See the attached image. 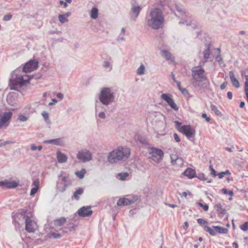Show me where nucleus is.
Listing matches in <instances>:
<instances>
[{
    "label": "nucleus",
    "mask_w": 248,
    "mask_h": 248,
    "mask_svg": "<svg viewBox=\"0 0 248 248\" xmlns=\"http://www.w3.org/2000/svg\"><path fill=\"white\" fill-rule=\"evenodd\" d=\"M146 21L147 25L154 30L162 28L164 24V17L162 11L158 8L151 9L146 16Z\"/></svg>",
    "instance_id": "f257e3e1"
},
{
    "label": "nucleus",
    "mask_w": 248,
    "mask_h": 248,
    "mask_svg": "<svg viewBox=\"0 0 248 248\" xmlns=\"http://www.w3.org/2000/svg\"><path fill=\"white\" fill-rule=\"evenodd\" d=\"M204 70L199 66L195 67L191 70L193 85L196 87L207 89L209 85V81L204 74Z\"/></svg>",
    "instance_id": "f03ea898"
},
{
    "label": "nucleus",
    "mask_w": 248,
    "mask_h": 248,
    "mask_svg": "<svg viewBox=\"0 0 248 248\" xmlns=\"http://www.w3.org/2000/svg\"><path fill=\"white\" fill-rule=\"evenodd\" d=\"M130 155V150L129 148L120 146L113 150L108 154V161L112 164L119 161L126 160Z\"/></svg>",
    "instance_id": "7ed1b4c3"
},
{
    "label": "nucleus",
    "mask_w": 248,
    "mask_h": 248,
    "mask_svg": "<svg viewBox=\"0 0 248 248\" xmlns=\"http://www.w3.org/2000/svg\"><path fill=\"white\" fill-rule=\"evenodd\" d=\"M100 102L105 106H108L114 102L115 93L109 88H103L99 95Z\"/></svg>",
    "instance_id": "20e7f679"
},
{
    "label": "nucleus",
    "mask_w": 248,
    "mask_h": 248,
    "mask_svg": "<svg viewBox=\"0 0 248 248\" xmlns=\"http://www.w3.org/2000/svg\"><path fill=\"white\" fill-rule=\"evenodd\" d=\"M40 77L41 76L39 75H32L30 77L28 76L27 79H24L23 76H16V77H14V76H13L9 81L10 89L11 90H16V87L17 86L21 87L32 79L35 78L37 79L40 78Z\"/></svg>",
    "instance_id": "39448f33"
},
{
    "label": "nucleus",
    "mask_w": 248,
    "mask_h": 248,
    "mask_svg": "<svg viewBox=\"0 0 248 248\" xmlns=\"http://www.w3.org/2000/svg\"><path fill=\"white\" fill-rule=\"evenodd\" d=\"M22 215L24 216V218L25 220V229L29 232H34L36 230L37 226L36 223L33 220L32 213L31 211L26 214L24 211H22Z\"/></svg>",
    "instance_id": "423d86ee"
},
{
    "label": "nucleus",
    "mask_w": 248,
    "mask_h": 248,
    "mask_svg": "<svg viewBox=\"0 0 248 248\" xmlns=\"http://www.w3.org/2000/svg\"><path fill=\"white\" fill-rule=\"evenodd\" d=\"M149 154L151 159L156 163L160 162L164 157L163 151L157 148L151 147L149 148Z\"/></svg>",
    "instance_id": "0eeeda50"
},
{
    "label": "nucleus",
    "mask_w": 248,
    "mask_h": 248,
    "mask_svg": "<svg viewBox=\"0 0 248 248\" xmlns=\"http://www.w3.org/2000/svg\"><path fill=\"white\" fill-rule=\"evenodd\" d=\"M13 113L11 111H7L0 114V129L6 127L9 124L12 117Z\"/></svg>",
    "instance_id": "6e6552de"
},
{
    "label": "nucleus",
    "mask_w": 248,
    "mask_h": 248,
    "mask_svg": "<svg viewBox=\"0 0 248 248\" xmlns=\"http://www.w3.org/2000/svg\"><path fill=\"white\" fill-rule=\"evenodd\" d=\"M71 184V180L66 176H63L62 181L57 182V189L61 192H63Z\"/></svg>",
    "instance_id": "1a4fd4ad"
},
{
    "label": "nucleus",
    "mask_w": 248,
    "mask_h": 248,
    "mask_svg": "<svg viewBox=\"0 0 248 248\" xmlns=\"http://www.w3.org/2000/svg\"><path fill=\"white\" fill-rule=\"evenodd\" d=\"M77 158L80 161L86 162L90 161L92 159L91 153L87 150H82L78 152Z\"/></svg>",
    "instance_id": "9d476101"
},
{
    "label": "nucleus",
    "mask_w": 248,
    "mask_h": 248,
    "mask_svg": "<svg viewBox=\"0 0 248 248\" xmlns=\"http://www.w3.org/2000/svg\"><path fill=\"white\" fill-rule=\"evenodd\" d=\"M22 211L25 213L26 214H27L30 211L25 210V209H21L18 212L16 213H13L12 214V218H13V222L14 224L15 227L16 228H19V220H20V218H24V216L22 215Z\"/></svg>",
    "instance_id": "9b49d317"
},
{
    "label": "nucleus",
    "mask_w": 248,
    "mask_h": 248,
    "mask_svg": "<svg viewBox=\"0 0 248 248\" xmlns=\"http://www.w3.org/2000/svg\"><path fill=\"white\" fill-rule=\"evenodd\" d=\"M38 62L36 60H30L26 62L23 68V71L25 73L31 72L38 67Z\"/></svg>",
    "instance_id": "f8f14e48"
},
{
    "label": "nucleus",
    "mask_w": 248,
    "mask_h": 248,
    "mask_svg": "<svg viewBox=\"0 0 248 248\" xmlns=\"http://www.w3.org/2000/svg\"><path fill=\"white\" fill-rule=\"evenodd\" d=\"M184 134L187 138H193L195 135V130L189 125H183L181 128V132Z\"/></svg>",
    "instance_id": "ddd939ff"
},
{
    "label": "nucleus",
    "mask_w": 248,
    "mask_h": 248,
    "mask_svg": "<svg viewBox=\"0 0 248 248\" xmlns=\"http://www.w3.org/2000/svg\"><path fill=\"white\" fill-rule=\"evenodd\" d=\"M141 9L142 8L140 6L135 4L134 2H131L130 14L134 20H136V18L139 16Z\"/></svg>",
    "instance_id": "4468645a"
},
{
    "label": "nucleus",
    "mask_w": 248,
    "mask_h": 248,
    "mask_svg": "<svg viewBox=\"0 0 248 248\" xmlns=\"http://www.w3.org/2000/svg\"><path fill=\"white\" fill-rule=\"evenodd\" d=\"M78 214L80 217H85L90 216L93 211L90 206H83L78 210Z\"/></svg>",
    "instance_id": "2eb2a0df"
},
{
    "label": "nucleus",
    "mask_w": 248,
    "mask_h": 248,
    "mask_svg": "<svg viewBox=\"0 0 248 248\" xmlns=\"http://www.w3.org/2000/svg\"><path fill=\"white\" fill-rule=\"evenodd\" d=\"M18 183L15 180L9 181L8 180L0 181V186L7 188H13L17 186Z\"/></svg>",
    "instance_id": "dca6fc26"
},
{
    "label": "nucleus",
    "mask_w": 248,
    "mask_h": 248,
    "mask_svg": "<svg viewBox=\"0 0 248 248\" xmlns=\"http://www.w3.org/2000/svg\"><path fill=\"white\" fill-rule=\"evenodd\" d=\"M171 163L172 165L181 166L183 164V160L182 158L179 157L175 155H170Z\"/></svg>",
    "instance_id": "f3484780"
},
{
    "label": "nucleus",
    "mask_w": 248,
    "mask_h": 248,
    "mask_svg": "<svg viewBox=\"0 0 248 248\" xmlns=\"http://www.w3.org/2000/svg\"><path fill=\"white\" fill-rule=\"evenodd\" d=\"M39 186L40 181L38 179L35 180L33 181L31 184L32 188L30 192V195L31 196H34L37 192Z\"/></svg>",
    "instance_id": "a211bd4d"
},
{
    "label": "nucleus",
    "mask_w": 248,
    "mask_h": 248,
    "mask_svg": "<svg viewBox=\"0 0 248 248\" xmlns=\"http://www.w3.org/2000/svg\"><path fill=\"white\" fill-rule=\"evenodd\" d=\"M183 174L189 179H192L196 177V171L191 168H187L183 172Z\"/></svg>",
    "instance_id": "6ab92c4d"
},
{
    "label": "nucleus",
    "mask_w": 248,
    "mask_h": 248,
    "mask_svg": "<svg viewBox=\"0 0 248 248\" xmlns=\"http://www.w3.org/2000/svg\"><path fill=\"white\" fill-rule=\"evenodd\" d=\"M57 158L58 161L60 163H65L67 160V156L60 151L57 152Z\"/></svg>",
    "instance_id": "aec40b11"
},
{
    "label": "nucleus",
    "mask_w": 248,
    "mask_h": 248,
    "mask_svg": "<svg viewBox=\"0 0 248 248\" xmlns=\"http://www.w3.org/2000/svg\"><path fill=\"white\" fill-rule=\"evenodd\" d=\"M229 76L232 85L235 88H239V82L238 80L234 77V73L232 71L229 72Z\"/></svg>",
    "instance_id": "412c9836"
},
{
    "label": "nucleus",
    "mask_w": 248,
    "mask_h": 248,
    "mask_svg": "<svg viewBox=\"0 0 248 248\" xmlns=\"http://www.w3.org/2000/svg\"><path fill=\"white\" fill-rule=\"evenodd\" d=\"M213 228L215 229L216 232L219 234H226L228 232V230L222 227L218 226H213Z\"/></svg>",
    "instance_id": "4be33fe9"
},
{
    "label": "nucleus",
    "mask_w": 248,
    "mask_h": 248,
    "mask_svg": "<svg viewBox=\"0 0 248 248\" xmlns=\"http://www.w3.org/2000/svg\"><path fill=\"white\" fill-rule=\"evenodd\" d=\"M215 208L220 216L224 215L226 213V210L222 208V205L219 203L216 204Z\"/></svg>",
    "instance_id": "5701e85b"
},
{
    "label": "nucleus",
    "mask_w": 248,
    "mask_h": 248,
    "mask_svg": "<svg viewBox=\"0 0 248 248\" xmlns=\"http://www.w3.org/2000/svg\"><path fill=\"white\" fill-rule=\"evenodd\" d=\"M196 177L199 180L206 181L208 183H210L212 181L211 179L205 177L204 174L203 173H198L197 175H196Z\"/></svg>",
    "instance_id": "b1692460"
},
{
    "label": "nucleus",
    "mask_w": 248,
    "mask_h": 248,
    "mask_svg": "<svg viewBox=\"0 0 248 248\" xmlns=\"http://www.w3.org/2000/svg\"><path fill=\"white\" fill-rule=\"evenodd\" d=\"M137 200V198L136 197H130L126 198H125V205H129L134 203Z\"/></svg>",
    "instance_id": "393cba45"
},
{
    "label": "nucleus",
    "mask_w": 248,
    "mask_h": 248,
    "mask_svg": "<svg viewBox=\"0 0 248 248\" xmlns=\"http://www.w3.org/2000/svg\"><path fill=\"white\" fill-rule=\"evenodd\" d=\"M91 17L93 19H95L98 16V10L96 7H93L91 11Z\"/></svg>",
    "instance_id": "a878e982"
},
{
    "label": "nucleus",
    "mask_w": 248,
    "mask_h": 248,
    "mask_svg": "<svg viewBox=\"0 0 248 248\" xmlns=\"http://www.w3.org/2000/svg\"><path fill=\"white\" fill-rule=\"evenodd\" d=\"M66 218L64 217H61L55 220V224L57 226L61 227L66 222Z\"/></svg>",
    "instance_id": "bb28decb"
},
{
    "label": "nucleus",
    "mask_w": 248,
    "mask_h": 248,
    "mask_svg": "<svg viewBox=\"0 0 248 248\" xmlns=\"http://www.w3.org/2000/svg\"><path fill=\"white\" fill-rule=\"evenodd\" d=\"M161 53L162 57L165 58L167 60L171 59V54L168 51L163 49L161 51Z\"/></svg>",
    "instance_id": "cd10ccee"
},
{
    "label": "nucleus",
    "mask_w": 248,
    "mask_h": 248,
    "mask_svg": "<svg viewBox=\"0 0 248 248\" xmlns=\"http://www.w3.org/2000/svg\"><path fill=\"white\" fill-rule=\"evenodd\" d=\"M83 188H79L74 193V197L77 201L79 200V197L78 195H81L83 193Z\"/></svg>",
    "instance_id": "c85d7f7f"
},
{
    "label": "nucleus",
    "mask_w": 248,
    "mask_h": 248,
    "mask_svg": "<svg viewBox=\"0 0 248 248\" xmlns=\"http://www.w3.org/2000/svg\"><path fill=\"white\" fill-rule=\"evenodd\" d=\"M203 58L205 60V62H206L207 60L209 59L210 53V46L207 45L206 49L203 51Z\"/></svg>",
    "instance_id": "c756f323"
},
{
    "label": "nucleus",
    "mask_w": 248,
    "mask_h": 248,
    "mask_svg": "<svg viewBox=\"0 0 248 248\" xmlns=\"http://www.w3.org/2000/svg\"><path fill=\"white\" fill-rule=\"evenodd\" d=\"M204 230L208 232L211 235L215 236L216 235V231L214 228H210L209 226H205Z\"/></svg>",
    "instance_id": "7c9ffc66"
},
{
    "label": "nucleus",
    "mask_w": 248,
    "mask_h": 248,
    "mask_svg": "<svg viewBox=\"0 0 248 248\" xmlns=\"http://www.w3.org/2000/svg\"><path fill=\"white\" fill-rule=\"evenodd\" d=\"M119 179L121 180H125L126 178L129 176V173L127 172L119 173L117 174Z\"/></svg>",
    "instance_id": "2f4dec72"
},
{
    "label": "nucleus",
    "mask_w": 248,
    "mask_h": 248,
    "mask_svg": "<svg viewBox=\"0 0 248 248\" xmlns=\"http://www.w3.org/2000/svg\"><path fill=\"white\" fill-rule=\"evenodd\" d=\"M86 172V170L84 169H82L79 171H76L75 172V174L79 178L82 179L84 177L85 173Z\"/></svg>",
    "instance_id": "473e14b6"
},
{
    "label": "nucleus",
    "mask_w": 248,
    "mask_h": 248,
    "mask_svg": "<svg viewBox=\"0 0 248 248\" xmlns=\"http://www.w3.org/2000/svg\"><path fill=\"white\" fill-rule=\"evenodd\" d=\"M210 108L212 111H213L215 113L217 116H220L221 115V112L217 109V107L214 105L210 106Z\"/></svg>",
    "instance_id": "72a5a7b5"
},
{
    "label": "nucleus",
    "mask_w": 248,
    "mask_h": 248,
    "mask_svg": "<svg viewBox=\"0 0 248 248\" xmlns=\"http://www.w3.org/2000/svg\"><path fill=\"white\" fill-rule=\"evenodd\" d=\"M145 66L143 64H141L137 70V73L139 75H142L144 74Z\"/></svg>",
    "instance_id": "f704fd0d"
},
{
    "label": "nucleus",
    "mask_w": 248,
    "mask_h": 248,
    "mask_svg": "<svg viewBox=\"0 0 248 248\" xmlns=\"http://www.w3.org/2000/svg\"><path fill=\"white\" fill-rule=\"evenodd\" d=\"M161 98L164 100L166 102L170 101L172 98L170 94L163 93L161 95Z\"/></svg>",
    "instance_id": "c9c22d12"
},
{
    "label": "nucleus",
    "mask_w": 248,
    "mask_h": 248,
    "mask_svg": "<svg viewBox=\"0 0 248 248\" xmlns=\"http://www.w3.org/2000/svg\"><path fill=\"white\" fill-rule=\"evenodd\" d=\"M197 222L200 225H201L203 228L204 229L205 226H208L207 225L208 223L207 222L202 218H198L197 219Z\"/></svg>",
    "instance_id": "e433bc0d"
},
{
    "label": "nucleus",
    "mask_w": 248,
    "mask_h": 248,
    "mask_svg": "<svg viewBox=\"0 0 248 248\" xmlns=\"http://www.w3.org/2000/svg\"><path fill=\"white\" fill-rule=\"evenodd\" d=\"M59 21L62 23H64L68 21L67 18L65 17V15L63 14L60 15L58 16Z\"/></svg>",
    "instance_id": "4c0bfd02"
},
{
    "label": "nucleus",
    "mask_w": 248,
    "mask_h": 248,
    "mask_svg": "<svg viewBox=\"0 0 248 248\" xmlns=\"http://www.w3.org/2000/svg\"><path fill=\"white\" fill-rule=\"evenodd\" d=\"M179 24H186V26H192V28H194L195 27V24H193L192 22L190 21H187V20H186V21H180L179 22Z\"/></svg>",
    "instance_id": "58836bf2"
},
{
    "label": "nucleus",
    "mask_w": 248,
    "mask_h": 248,
    "mask_svg": "<svg viewBox=\"0 0 248 248\" xmlns=\"http://www.w3.org/2000/svg\"><path fill=\"white\" fill-rule=\"evenodd\" d=\"M168 105L170 107V108L172 109H173L175 111H177L178 110V109H179L178 107L175 103V102H174L173 100L172 101H171V102H170V103H169Z\"/></svg>",
    "instance_id": "ea45409f"
},
{
    "label": "nucleus",
    "mask_w": 248,
    "mask_h": 248,
    "mask_svg": "<svg viewBox=\"0 0 248 248\" xmlns=\"http://www.w3.org/2000/svg\"><path fill=\"white\" fill-rule=\"evenodd\" d=\"M125 198H120L118 200L117 204L118 206H124L125 205Z\"/></svg>",
    "instance_id": "a19ab883"
},
{
    "label": "nucleus",
    "mask_w": 248,
    "mask_h": 248,
    "mask_svg": "<svg viewBox=\"0 0 248 248\" xmlns=\"http://www.w3.org/2000/svg\"><path fill=\"white\" fill-rule=\"evenodd\" d=\"M49 234L50 237L55 239L59 238L61 236V235L58 232H52Z\"/></svg>",
    "instance_id": "79ce46f5"
},
{
    "label": "nucleus",
    "mask_w": 248,
    "mask_h": 248,
    "mask_svg": "<svg viewBox=\"0 0 248 248\" xmlns=\"http://www.w3.org/2000/svg\"><path fill=\"white\" fill-rule=\"evenodd\" d=\"M209 169L211 171V174L213 176V177H215L217 176V173L215 169L213 168V167L212 165H210L209 166Z\"/></svg>",
    "instance_id": "37998d69"
},
{
    "label": "nucleus",
    "mask_w": 248,
    "mask_h": 248,
    "mask_svg": "<svg viewBox=\"0 0 248 248\" xmlns=\"http://www.w3.org/2000/svg\"><path fill=\"white\" fill-rule=\"evenodd\" d=\"M174 123L175 124L176 128L180 132H181V128L183 127V125H182V123L178 121H174Z\"/></svg>",
    "instance_id": "c03bdc74"
},
{
    "label": "nucleus",
    "mask_w": 248,
    "mask_h": 248,
    "mask_svg": "<svg viewBox=\"0 0 248 248\" xmlns=\"http://www.w3.org/2000/svg\"><path fill=\"white\" fill-rule=\"evenodd\" d=\"M177 84V86L178 87V88L179 90L182 92V93H184V91H186V93H187V90L186 89H183L181 86V82L180 81H177L175 82Z\"/></svg>",
    "instance_id": "a18cd8bd"
},
{
    "label": "nucleus",
    "mask_w": 248,
    "mask_h": 248,
    "mask_svg": "<svg viewBox=\"0 0 248 248\" xmlns=\"http://www.w3.org/2000/svg\"><path fill=\"white\" fill-rule=\"evenodd\" d=\"M198 204L201 207H202L203 208V209L206 211L208 210V208H209V207H208V205L206 204H203L202 203V202H198Z\"/></svg>",
    "instance_id": "49530a36"
},
{
    "label": "nucleus",
    "mask_w": 248,
    "mask_h": 248,
    "mask_svg": "<svg viewBox=\"0 0 248 248\" xmlns=\"http://www.w3.org/2000/svg\"><path fill=\"white\" fill-rule=\"evenodd\" d=\"M157 6H160L163 8L166 5V2L164 0H159L157 3Z\"/></svg>",
    "instance_id": "de8ad7c7"
},
{
    "label": "nucleus",
    "mask_w": 248,
    "mask_h": 248,
    "mask_svg": "<svg viewBox=\"0 0 248 248\" xmlns=\"http://www.w3.org/2000/svg\"><path fill=\"white\" fill-rule=\"evenodd\" d=\"M12 15L11 14H8L5 15L3 17V20L5 21H9L11 19Z\"/></svg>",
    "instance_id": "09e8293b"
},
{
    "label": "nucleus",
    "mask_w": 248,
    "mask_h": 248,
    "mask_svg": "<svg viewBox=\"0 0 248 248\" xmlns=\"http://www.w3.org/2000/svg\"><path fill=\"white\" fill-rule=\"evenodd\" d=\"M31 148L33 151H35L37 149H38L39 151H40L42 149V146L41 145H39L38 146H36L34 144H32L31 145Z\"/></svg>",
    "instance_id": "8fccbe9b"
},
{
    "label": "nucleus",
    "mask_w": 248,
    "mask_h": 248,
    "mask_svg": "<svg viewBox=\"0 0 248 248\" xmlns=\"http://www.w3.org/2000/svg\"><path fill=\"white\" fill-rule=\"evenodd\" d=\"M240 228L242 230L244 231H247L248 230V222H246L244 223L243 225L241 226Z\"/></svg>",
    "instance_id": "3c124183"
},
{
    "label": "nucleus",
    "mask_w": 248,
    "mask_h": 248,
    "mask_svg": "<svg viewBox=\"0 0 248 248\" xmlns=\"http://www.w3.org/2000/svg\"><path fill=\"white\" fill-rule=\"evenodd\" d=\"M42 116L44 118V119L46 121L49 118V114L48 112H47L46 111H44L42 112Z\"/></svg>",
    "instance_id": "603ef678"
},
{
    "label": "nucleus",
    "mask_w": 248,
    "mask_h": 248,
    "mask_svg": "<svg viewBox=\"0 0 248 248\" xmlns=\"http://www.w3.org/2000/svg\"><path fill=\"white\" fill-rule=\"evenodd\" d=\"M18 120L21 122H25L27 120V118L24 115L20 114L18 117Z\"/></svg>",
    "instance_id": "864d4df0"
},
{
    "label": "nucleus",
    "mask_w": 248,
    "mask_h": 248,
    "mask_svg": "<svg viewBox=\"0 0 248 248\" xmlns=\"http://www.w3.org/2000/svg\"><path fill=\"white\" fill-rule=\"evenodd\" d=\"M246 81L245 83V92H248V76L245 77Z\"/></svg>",
    "instance_id": "5fc2aeb1"
},
{
    "label": "nucleus",
    "mask_w": 248,
    "mask_h": 248,
    "mask_svg": "<svg viewBox=\"0 0 248 248\" xmlns=\"http://www.w3.org/2000/svg\"><path fill=\"white\" fill-rule=\"evenodd\" d=\"M58 140H45L44 142L46 143H50L53 144H57Z\"/></svg>",
    "instance_id": "6e6d98bb"
},
{
    "label": "nucleus",
    "mask_w": 248,
    "mask_h": 248,
    "mask_svg": "<svg viewBox=\"0 0 248 248\" xmlns=\"http://www.w3.org/2000/svg\"><path fill=\"white\" fill-rule=\"evenodd\" d=\"M110 66V63L108 62V61H105L104 62H103V66L105 68H108Z\"/></svg>",
    "instance_id": "4d7b16f0"
},
{
    "label": "nucleus",
    "mask_w": 248,
    "mask_h": 248,
    "mask_svg": "<svg viewBox=\"0 0 248 248\" xmlns=\"http://www.w3.org/2000/svg\"><path fill=\"white\" fill-rule=\"evenodd\" d=\"M98 116L100 118L105 119L106 118V114L105 112L101 111L98 114Z\"/></svg>",
    "instance_id": "13d9d810"
},
{
    "label": "nucleus",
    "mask_w": 248,
    "mask_h": 248,
    "mask_svg": "<svg viewBox=\"0 0 248 248\" xmlns=\"http://www.w3.org/2000/svg\"><path fill=\"white\" fill-rule=\"evenodd\" d=\"M202 117L203 118L205 119L206 122H208L210 120V118L207 116V115L205 113H202Z\"/></svg>",
    "instance_id": "bf43d9fd"
},
{
    "label": "nucleus",
    "mask_w": 248,
    "mask_h": 248,
    "mask_svg": "<svg viewBox=\"0 0 248 248\" xmlns=\"http://www.w3.org/2000/svg\"><path fill=\"white\" fill-rule=\"evenodd\" d=\"M216 60L217 62H218L220 63V62H222V59L221 57V56L220 55H218L216 56Z\"/></svg>",
    "instance_id": "052dcab7"
},
{
    "label": "nucleus",
    "mask_w": 248,
    "mask_h": 248,
    "mask_svg": "<svg viewBox=\"0 0 248 248\" xmlns=\"http://www.w3.org/2000/svg\"><path fill=\"white\" fill-rule=\"evenodd\" d=\"M59 3L60 4L63 5L64 8H66L68 6L67 2H64L63 0H60Z\"/></svg>",
    "instance_id": "680f3d73"
},
{
    "label": "nucleus",
    "mask_w": 248,
    "mask_h": 248,
    "mask_svg": "<svg viewBox=\"0 0 248 248\" xmlns=\"http://www.w3.org/2000/svg\"><path fill=\"white\" fill-rule=\"evenodd\" d=\"M178 12L180 13V15H182L183 14H185L186 12L185 11H184L183 9H181L180 8H178L177 9Z\"/></svg>",
    "instance_id": "e2e57ef3"
},
{
    "label": "nucleus",
    "mask_w": 248,
    "mask_h": 248,
    "mask_svg": "<svg viewBox=\"0 0 248 248\" xmlns=\"http://www.w3.org/2000/svg\"><path fill=\"white\" fill-rule=\"evenodd\" d=\"M227 85V82H224V83H223L220 85V89H221V90H224V89L226 88V87Z\"/></svg>",
    "instance_id": "0e129e2a"
},
{
    "label": "nucleus",
    "mask_w": 248,
    "mask_h": 248,
    "mask_svg": "<svg viewBox=\"0 0 248 248\" xmlns=\"http://www.w3.org/2000/svg\"><path fill=\"white\" fill-rule=\"evenodd\" d=\"M171 77L174 82L175 83L177 81V80L175 78V75L173 72L171 73Z\"/></svg>",
    "instance_id": "69168bd1"
},
{
    "label": "nucleus",
    "mask_w": 248,
    "mask_h": 248,
    "mask_svg": "<svg viewBox=\"0 0 248 248\" xmlns=\"http://www.w3.org/2000/svg\"><path fill=\"white\" fill-rule=\"evenodd\" d=\"M227 97H228V98L229 99H232V92H228L227 93Z\"/></svg>",
    "instance_id": "338daca9"
},
{
    "label": "nucleus",
    "mask_w": 248,
    "mask_h": 248,
    "mask_svg": "<svg viewBox=\"0 0 248 248\" xmlns=\"http://www.w3.org/2000/svg\"><path fill=\"white\" fill-rule=\"evenodd\" d=\"M217 176H218V178L219 179L222 178L223 177V176H224L223 172L222 171V172H221L220 173H217Z\"/></svg>",
    "instance_id": "774afa93"
}]
</instances>
